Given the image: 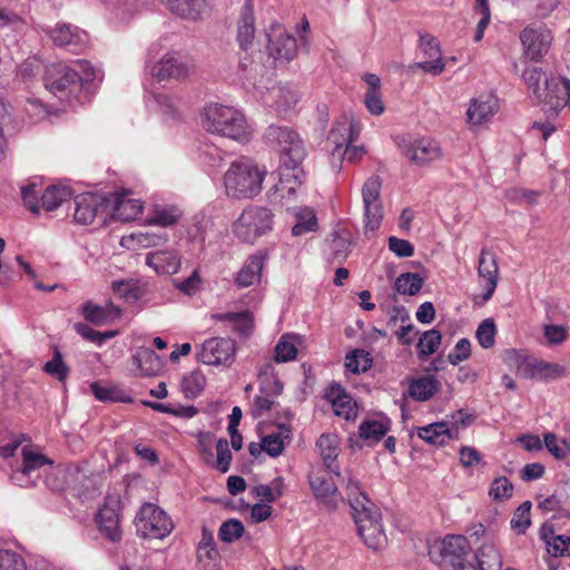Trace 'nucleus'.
<instances>
[{"mask_svg":"<svg viewBox=\"0 0 570 570\" xmlns=\"http://www.w3.org/2000/svg\"><path fill=\"white\" fill-rule=\"evenodd\" d=\"M22 466L24 471L38 475L40 478V470L46 465H52V461L46 455L37 452L30 446L22 448Z\"/></svg>","mask_w":570,"mask_h":570,"instance_id":"44","label":"nucleus"},{"mask_svg":"<svg viewBox=\"0 0 570 570\" xmlns=\"http://www.w3.org/2000/svg\"><path fill=\"white\" fill-rule=\"evenodd\" d=\"M439 389V382L434 376H424L413 381L409 387V394L416 401L431 399Z\"/></svg>","mask_w":570,"mask_h":570,"instance_id":"43","label":"nucleus"},{"mask_svg":"<svg viewBox=\"0 0 570 570\" xmlns=\"http://www.w3.org/2000/svg\"><path fill=\"white\" fill-rule=\"evenodd\" d=\"M264 266V257L262 255H252L245 262L243 267L236 274L235 283L238 287L253 286L261 281Z\"/></svg>","mask_w":570,"mask_h":570,"instance_id":"33","label":"nucleus"},{"mask_svg":"<svg viewBox=\"0 0 570 570\" xmlns=\"http://www.w3.org/2000/svg\"><path fill=\"white\" fill-rule=\"evenodd\" d=\"M357 531L363 542L371 549L377 550L386 542V535L381 523L377 509L372 505L353 513Z\"/></svg>","mask_w":570,"mask_h":570,"instance_id":"9","label":"nucleus"},{"mask_svg":"<svg viewBox=\"0 0 570 570\" xmlns=\"http://www.w3.org/2000/svg\"><path fill=\"white\" fill-rule=\"evenodd\" d=\"M543 442L547 450L558 460L566 459L570 453V444L563 438H559L554 433H546Z\"/></svg>","mask_w":570,"mask_h":570,"instance_id":"54","label":"nucleus"},{"mask_svg":"<svg viewBox=\"0 0 570 570\" xmlns=\"http://www.w3.org/2000/svg\"><path fill=\"white\" fill-rule=\"evenodd\" d=\"M194 72L193 60L180 52H167L151 69L153 77L158 81L184 80Z\"/></svg>","mask_w":570,"mask_h":570,"instance_id":"8","label":"nucleus"},{"mask_svg":"<svg viewBox=\"0 0 570 570\" xmlns=\"http://www.w3.org/2000/svg\"><path fill=\"white\" fill-rule=\"evenodd\" d=\"M309 485L316 498L334 509L340 500L337 488L327 471H315L309 474Z\"/></svg>","mask_w":570,"mask_h":570,"instance_id":"24","label":"nucleus"},{"mask_svg":"<svg viewBox=\"0 0 570 570\" xmlns=\"http://www.w3.org/2000/svg\"><path fill=\"white\" fill-rule=\"evenodd\" d=\"M361 131L360 124L350 116H342L332 127L327 142L333 146L332 157L341 161L342 150L357 139Z\"/></svg>","mask_w":570,"mask_h":570,"instance_id":"16","label":"nucleus"},{"mask_svg":"<svg viewBox=\"0 0 570 570\" xmlns=\"http://www.w3.org/2000/svg\"><path fill=\"white\" fill-rule=\"evenodd\" d=\"M0 570H26L24 561L17 552L0 549Z\"/></svg>","mask_w":570,"mask_h":570,"instance_id":"64","label":"nucleus"},{"mask_svg":"<svg viewBox=\"0 0 570 570\" xmlns=\"http://www.w3.org/2000/svg\"><path fill=\"white\" fill-rule=\"evenodd\" d=\"M268 37V52L276 60L291 61L297 52L296 39L281 24H272Z\"/></svg>","mask_w":570,"mask_h":570,"instance_id":"18","label":"nucleus"},{"mask_svg":"<svg viewBox=\"0 0 570 570\" xmlns=\"http://www.w3.org/2000/svg\"><path fill=\"white\" fill-rule=\"evenodd\" d=\"M245 532L243 523L238 519H228L222 523L218 530L220 541L230 543L238 540Z\"/></svg>","mask_w":570,"mask_h":570,"instance_id":"56","label":"nucleus"},{"mask_svg":"<svg viewBox=\"0 0 570 570\" xmlns=\"http://www.w3.org/2000/svg\"><path fill=\"white\" fill-rule=\"evenodd\" d=\"M254 1L245 0L237 22V42L243 50H248L255 38Z\"/></svg>","mask_w":570,"mask_h":570,"instance_id":"25","label":"nucleus"},{"mask_svg":"<svg viewBox=\"0 0 570 570\" xmlns=\"http://www.w3.org/2000/svg\"><path fill=\"white\" fill-rule=\"evenodd\" d=\"M216 452L217 458L216 460L212 458V463L209 465L222 473H226L229 470L230 462L233 459L232 452L229 450V444L226 439H219L217 441Z\"/></svg>","mask_w":570,"mask_h":570,"instance_id":"55","label":"nucleus"},{"mask_svg":"<svg viewBox=\"0 0 570 570\" xmlns=\"http://www.w3.org/2000/svg\"><path fill=\"white\" fill-rule=\"evenodd\" d=\"M46 32L55 45L68 48L72 52L81 51L88 41V36L83 30L66 22H59Z\"/></svg>","mask_w":570,"mask_h":570,"instance_id":"20","label":"nucleus"},{"mask_svg":"<svg viewBox=\"0 0 570 570\" xmlns=\"http://www.w3.org/2000/svg\"><path fill=\"white\" fill-rule=\"evenodd\" d=\"M531 502H523L515 511L511 519V528L519 533H524L531 524L530 520Z\"/></svg>","mask_w":570,"mask_h":570,"instance_id":"61","label":"nucleus"},{"mask_svg":"<svg viewBox=\"0 0 570 570\" xmlns=\"http://www.w3.org/2000/svg\"><path fill=\"white\" fill-rule=\"evenodd\" d=\"M441 340L442 335L438 330L433 328L424 332L417 342L419 357L423 358L435 353Z\"/></svg>","mask_w":570,"mask_h":570,"instance_id":"53","label":"nucleus"},{"mask_svg":"<svg viewBox=\"0 0 570 570\" xmlns=\"http://www.w3.org/2000/svg\"><path fill=\"white\" fill-rule=\"evenodd\" d=\"M213 318L229 323L233 332L242 337L250 336L255 328L254 315L248 309L238 313H217L213 315Z\"/></svg>","mask_w":570,"mask_h":570,"instance_id":"29","label":"nucleus"},{"mask_svg":"<svg viewBox=\"0 0 570 570\" xmlns=\"http://www.w3.org/2000/svg\"><path fill=\"white\" fill-rule=\"evenodd\" d=\"M403 155L417 167L441 160L443 151L439 141L430 137L416 138L403 147Z\"/></svg>","mask_w":570,"mask_h":570,"instance_id":"15","label":"nucleus"},{"mask_svg":"<svg viewBox=\"0 0 570 570\" xmlns=\"http://www.w3.org/2000/svg\"><path fill=\"white\" fill-rule=\"evenodd\" d=\"M121 314L119 307L115 306L111 303L106 304L105 306L96 305L91 302H87L82 306V315L83 317L95 324V325H104L116 318H118Z\"/></svg>","mask_w":570,"mask_h":570,"instance_id":"34","label":"nucleus"},{"mask_svg":"<svg viewBox=\"0 0 570 570\" xmlns=\"http://www.w3.org/2000/svg\"><path fill=\"white\" fill-rule=\"evenodd\" d=\"M439 559L435 561L442 566H451L454 570H471V562H466L471 547L463 535H446L438 547Z\"/></svg>","mask_w":570,"mask_h":570,"instance_id":"10","label":"nucleus"},{"mask_svg":"<svg viewBox=\"0 0 570 570\" xmlns=\"http://www.w3.org/2000/svg\"><path fill=\"white\" fill-rule=\"evenodd\" d=\"M183 217V210L176 205L155 204L151 207V216L148 218V225H158L161 227H171L178 224Z\"/></svg>","mask_w":570,"mask_h":570,"instance_id":"35","label":"nucleus"},{"mask_svg":"<svg viewBox=\"0 0 570 570\" xmlns=\"http://www.w3.org/2000/svg\"><path fill=\"white\" fill-rule=\"evenodd\" d=\"M497 333L495 323L492 318H485L476 330V338L483 348H490L494 345Z\"/></svg>","mask_w":570,"mask_h":570,"instance_id":"60","label":"nucleus"},{"mask_svg":"<svg viewBox=\"0 0 570 570\" xmlns=\"http://www.w3.org/2000/svg\"><path fill=\"white\" fill-rule=\"evenodd\" d=\"M142 202L131 198L129 193H117L112 200V217L120 222H130L137 219L142 213Z\"/></svg>","mask_w":570,"mask_h":570,"instance_id":"27","label":"nucleus"},{"mask_svg":"<svg viewBox=\"0 0 570 570\" xmlns=\"http://www.w3.org/2000/svg\"><path fill=\"white\" fill-rule=\"evenodd\" d=\"M76 67L85 72L83 77L71 66L58 63L47 68L45 87L61 101L71 102L78 99L82 82L89 81L95 76L92 67L87 61L79 60Z\"/></svg>","mask_w":570,"mask_h":570,"instance_id":"2","label":"nucleus"},{"mask_svg":"<svg viewBox=\"0 0 570 570\" xmlns=\"http://www.w3.org/2000/svg\"><path fill=\"white\" fill-rule=\"evenodd\" d=\"M534 370L537 371V380L540 381L558 380L566 375V367L563 365L543 360H539Z\"/></svg>","mask_w":570,"mask_h":570,"instance_id":"57","label":"nucleus"},{"mask_svg":"<svg viewBox=\"0 0 570 570\" xmlns=\"http://www.w3.org/2000/svg\"><path fill=\"white\" fill-rule=\"evenodd\" d=\"M346 491L353 513L374 505L367 495L361 490L358 481L350 476L346 483Z\"/></svg>","mask_w":570,"mask_h":570,"instance_id":"45","label":"nucleus"},{"mask_svg":"<svg viewBox=\"0 0 570 570\" xmlns=\"http://www.w3.org/2000/svg\"><path fill=\"white\" fill-rule=\"evenodd\" d=\"M75 220L90 225L98 217L105 219L111 208L109 199L99 194H81L75 198Z\"/></svg>","mask_w":570,"mask_h":570,"instance_id":"12","label":"nucleus"},{"mask_svg":"<svg viewBox=\"0 0 570 570\" xmlns=\"http://www.w3.org/2000/svg\"><path fill=\"white\" fill-rule=\"evenodd\" d=\"M419 48L426 60L416 62L415 67L433 76L441 75L445 62L436 38L430 33H420Z\"/></svg>","mask_w":570,"mask_h":570,"instance_id":"19","label":"nucleus"},{"mask_svg":"<svg viewBox=\"0 0 570 570\" xmlns=\"http://www.w3.org/2000/svg\"><path fill=\"white\" fill-rule=\"evenodd\" d=\"M513 485L505 476L495 478L489 489V495L493 500H505L512 495Z\"/></svg>","mask_w":570,"mask_h":570,"instance_id":"63","label":"nucleus"},{"mask_svg":"<svg viewBox=\"0 0 570 570\" xmlns=\"http://www.w3.org/2000/svg\"><path fill=\"white\" fill-rule=\"evenodd\" d=\"M206 377L200 371H193L181 381V391L188 399L197 397L205 389Z\"/></svg>","mask_w":570,"mask_h":570,"instance_id":"50","label":"nucleus"},{"mask_svg":"<svg viewBox=\"0 0 570 570\" xmlns=\"http://www.w3.org/2000/svg\"><path fill=\"white\" fill-rule=\"evenodd\" d=\"M541 100L554 111L570 107V80L561 77L546 79Z\"/></svg>","mask_w":570,"mask_h":570,"instance_id":"22","label":"nucleus"},{"mask_svg":"<svg viewBox=\"0 0 570 570\" xmlns=\"http://www.w3.org/2000/svg\"><path fill=\"white\" fill-rule=\"evenodd\" d=\"M381 185L379 176H371L362 187L364 229L366 233H374L381 226L383 218V209L380 199Z\"/></svg>","mask_w":570,"mask_h":570,"instance_id":"11","label":"nucleus"},{"mask_svg":"<svg viewBox=\"0 0 570 570\" xmlns=\"http://www.w3.org/2000/svg\"><path fill=\"white\" fill-rule=\"evenodd\" d=\"M266 170L248 158L233 161L225 174L224 184L228 196L252 198L262 190Z\"/></svg>","mask_w":570,"mask_h":570,"instance_id":"3","label":"nucleus"},{"mask_svg":"<svg viewBox=\"0 0 570 570\" xmlns=\"http://www.w3.org/2000/svg\"><path fill=\"white\" fill-rule=\"evenodd\" d=\"M478 274L485 281L483 302L489 301L498 285L499 265L495 255L488 248H482L479 256Z\"/></svg>","mask_w":570,"mask_h":570,"instance_id":"23","label":"nucleus"},{"mask_svg":"<svg viewBox=\"0 0 570 570\" xmlns=\"http://www.w3.org/2000/svg\"><path fill=\"white\" fill-rule=\"evenodd\" d=\"M508 360L511 361L515 366L519 374L524 377L535 379L537 380V364L539 360L535 357L524 356L517 351H509Z\"/></svg>","mask_w":570,"mask_h":570,"instance_id":"47","label":"nucleus"},{"mask_svg":"<svg viewBox=\"0 0 570 570\" xmlns=\"http://www.w3.org/2000/svg\"><path fill=\"white\" fill-rule=\"evenodd\" d=\"M132 363L142 376H156L164 367L161 357L148 347H139L132 356Z\"/></svg>","mask_w":570,"mask_h":570,"instance_id":"32","label":"nucleus"},{"mask_svg":"<svg viewBox=\"0 0 570 570\" xmlns=\"http://www.w3.org/2000/svg\"><path fill=\"white\" fill-rule=\"evenodd\" d=\"M145 263L157 275H175L181 267V255L175 248L157 249L146 254Z\"/></svg>","mask_w":570,"mask_h":570,"instance_id":"21","label":"nucleus"},{"mask_svg":"<svg viewBox=\"0 0 570 570\" xmlns=\"http://www.w3.org/2000/svg\"><path fill=\"white\" fill-rule=\"evenodd\" d=\"M363 80L366 83V91L364 92V105L367 111L374 116H380L384 112L385 107L381 94V80L375 73H365Z\"/></svg>","mask_w":570,"mask_h":570,"instance_id":"30","label":"nucleus"},{"mask_svg":"<svg viewBox=\"0 0 570 570\" xmlns=\"http://www.w3.org/2000/svg\"><path fill=\"white\" fill-rule=\"evenodd\" d=\"M417 435L426 443L433 445H443L452 438L445 422H436L422 426L419 429Z\"/></svg>","mask_w":570,"mask_h":570,"instance_id":"41","label":"nucleus"},{"mask_svg":"<svg viewBox=\"0 0 570 570\" xmlns=\"http://www.w3.org/2000/svg\"><path fill=\"white\" fill-rule=\"evenodd\" d=\"M297 348L293 337L283 335L275 346V361L277 363L288 362L296 357Z\"/></svg>","mask_w":570,"mask_h":570,"instance_id":"58","label":"nucleus"},{"mask_svg":"<svg viewBox=\"0 0 570 570\" xmlns=\"http://www.w3.org/2000/svg\"><path fill=\"white\" fill-rule=\"evenodd\" d=\"M121 502L117 497H108L96 515L99 532L111 542H119Z\"/></svg>","mask_w":570,"mask_h":570,"instance_id":"14","label":"nucleus"},{"mask_svg":"<svg viewBox=\"0 0 570 570\" xmlns=\"http://www.w3.org/2000/svg\"><path fill=\"white\" fill-rule=\"evenodd\" d=\"M202 126L213 135L243 144L252 139L254 131L239 110L217 102H212L204 107Z\"/></svg>","mask_w":570,"mask_h":570,"instance_id":"1","label":"nucleus"},{"mask_svg":"<svg viewBox=\"0 0 570 570\" xmlns=\"http://www.w3.org/2000/svg\"><path fill=\"white\" fill-rule=\"evenodd\" d=\"M219 557L214 534L207 528L202 530V539L197 547V559L198 561L209 560L215 561Z\"/></svg>","mask_w":570,"mask_h":570,"instance_id":"46","label":"nucleus"},{"mask_svg":"<svg viewBox=\"0 0 570 570\" xmlns=\"http://www.w3.org/2000/svg\"><path fill=\"white\" fill-rule=\"evenodd\" d=\"M43 371L60 382H63L69 375V367L58 350L55 351L53 357L43 365Z\"/></svg>","mask_w":570,"mask_h":570,"instance_id":"59","label":"nucleus"},{"mask_svg":"<svg viewBox=\"0 0 570 570\" xmlns=\"http://www.w3.org/2000/svg\"><path fill=\"white\" fill-rule=\"evenodd\" d=\"M70 197V190L65 187H48L41 195V207L48 212L55 210Z\"/></svg>","mask_w":570,"mask_h":570,"instance_id":"48","label":"nucleus"},{"mask_svg":"<svg viewBox=\"0 0 570 570\" xmlns=\"http://www.w3.org/2000/svg\"><path fill=\"white\" fill-rule=\"evenodd\" d=\"M289 212L296 217L292 228L294 236H301L317 229V218L313 209L307 207H293Z\"/></svg>","mask_w":570,"mask_h":570,"instance_id":"39","label":"nucleus"},{"mask_svg":"<svg viewBox=\"0 0 570 570\" xmlns=\"http://www.w3.org/2000/svg\"><path fill=\"white\" fill-rule=\"evenodd\" d=\"M273 218L274 215L268 208L249 206L234 223V234L239 240L253 244L273 229Z\"/></svg>","mask_w":570,"mask_h":570,"instance_id":"5","label":"nucleus"},{"mask_svg":"<svg viewBox=\"0 0 570 570\" xmlns=\"http://www.w3.org/2000/svg\"><path fill=\"white\" fill-rule=\"evenodd\" d=\"M236 353V343L228 337H210L196 347V358L206 365H229Z\"/></svg>","mask_w":570,"mask_h":570,"instance_id":"7","label":"nucleus"},{"mask_svg":"<svg viewBox=\"0 0 570 570\" xmlns=\"http://www.w3.org/2000/svg\"><path fill=\"white\" fill-rule=\"evenodd\" d=\"M317 448L326 468L338 475V472L335 470L336 466L334 465L340 453V441L337 435L331 433L322 434L317 441Z\"/></svg>","mask_w":570,"mask_h":570,"instance_id":"37","label":"nucleus"},{"mask_svg":"<svg viewBox=\"0 0 570 570\" xmlns=\"http://www.w3.org/2000/svg\"><path fill=\"white\" fill-rule=\"evenodd\" d=\"M284 491V479L278 476L275 478L271 484H261L253 488L252 492L255 497L266 500L267 502H274L283 495Z\"/></svg>","mask_w":570,"mask_h":570,"instance_id":"51","label":"nucleus"},{"mask_svg":"<svg viewBox=\"0 0 570 570\" xmlns=\"http://www.w3.org/2000/svg\"><path fill=\"white\" fill-rule=\"evenodd\" d=\"M345 366L354 374L366 372L372 366L370 353L364 350H354L346 355Z\"/></svg>","mask_w":570,"mask_h":570,"instance_id":"52","label":"nucleus"},{"mask_svg":"<svg viewBox=\"0 0 570 570\" xmlns=\"http://www.w3.org/2000/svg\"><path fill=\"white\" fill-rule=\"evenodd\" d=\"M291 434V426L281 424L277 432L262 439V449L271 456H278L284 450L285 440H289Z\"/></svg>","mask_w":570,"mask_h":570,"instance_id":"38","label":"nucleus"},{"mask_svg":"<svg viewBox=\"0 0 570 570\" xmlns=\"http://www.w3.org/2000/svg\"><path fill=\"white\" fill-rule=\"evenodd\" d=\"M475 563L471 570H501L502 554L493 542H484L474 554Z\"/></svg>","mask_w":570,"mask_h":570,"instance_id":"31","label":"nucleus"},{"mask_svg":"<svg viewBox=\"0 0 570 570\" xmlns=\"http://www.w3.org/2000/svg\"><path fill=\"white\" fill-rule=\"evenodd\" d=\"M137 533L146 539H164L174 524L167 513L153 503L144 504L136 518Z\"/></svg>","mask_w":570,"mask_h":570,"instance_id":"6","label":"nucleus"},{"mask_svg":"<svg viewBox=\"0 0 570 570\" xmlns=\"http://www.w3.org/2000/svg\"><path fill=\"white\" fill-rule=\"evenodd\" d=\"M498 101L490 96H481L470 101L466 110V121L473 126H480L489 121L498 111Z\"/></svg>","mask_w":570,"mask_h":570,"instance_id":"28","label":"nucleus"},{"mask_svg":"<svg viewBox=\"0 0 570 570\" xmlns=\"http://www.w3.org/2000/svg\"><path fill=\"white\" fill-rule=\"evenodd\" d=\"M520 40L527 57L537 60L549 51L552 36L544 26H530L521 32Z\"/></svg>","mask_w":570,"mask_h":570,"instance_id":"17","label":"nucleus"},{"mask_svg":"<svg viewBox=\"0 0 570 570\" xmlns=\"http://www.w3.org/2000/svg\"><path fill=\"white\" fill-rule=\"evenodd\" d=\"M169 10L183 18L195 19L198 14L197 0H166Z\"/></svg>","mask_w":570,"mask_h":570,"instance_id":"62","label":"nucleus"},{"mask_svg":"<svg viewBox=\"0 0 570 570\" xmlns=\"http://www.w3.org/2000/svg\"><path fill=\"white\" fill-rule=\"evenodd\" d=\"M304 179V171L301 167L295 169L284 170L279 168V179L271 194V200L274 204H279L286 210H291L294 206L292 203L296 199V193Z\"/></svg>","mask_w":570,"mask_h":570,"instance_id":"13","label":"nucleus"},{"mask_svg":"<svg viewBox=\"0 0 570 570\" xmlns=\"http://www.w3.org/2000/svg\"><path fill=\"white\" fill-rule=\"evenodd\" d=\"M111 287L115 295L130 303L139 301L146 294L145 286L132 279L115 281Z\"/></svg>","mask_w":570,"mask_h":570,"instance_id":"42","label":"nucleus"},{"mask_svg":"<svg viewBox=\"0 0 570 570\" xmlns=\"http://www.w3.org/2000/svg\"><path fill=\"white\" fill-rule=\"evenodd\" d=\"M423 285V279L419 274L404 273L401 274L394 284L395 291L402 295H416Z\"/></svg>","mask_w":570,"mask_h":570,"instance_id":"49","label":"nucleus"},{"mask_svg":"<svg viewBox=\"0 0 570 570\" xmlns=\"http://www.w3.org/2000/svg\"><path fill=\"white\" fill-rule=\"evenodd\" d=\"M266 138L279 154V168L284 170L299 167L305 158V148L298 134L287 127L269 126Z\"/></svg>","mask_w":570,"mask_h":570,"instance_id":"4","label":"nucleus"},{"mask_svg":"<svg viewBox=\"0 0 570 570\" xmlns=\"http://www.w3.org/2000/svg\"><path fill=\"white\" fill-rule=\"evenodd\" d=\"M390 429V422L386 419L366 420L358 428L360 436L373 444L382 440Z\"/></svg>","mask_w":570,"mask_h":570,"instance_id":"40","label":"nucleus"},{"mask_svg":"<svg viewBox=\"0 0 570 570\" xmlns=\"http://www.w3.org/2000/svg\"><path fill=\"white\" fill-rule=\"evenodd\" d=\"M325 396L337 416H342L346 421L354 420L357 416L356 402L345 393L341 385H331L326 390Z\"/></svg>","mask_w":570,"mask_h":570,"instance_id":"26","label":"nucleus"},{"mask_svg":"<svg viewBox=\"0 0 570 570\" xmlns=\"http://www.w3.org/2000/svg\"><path fill=\"white\" fill-rule=\"evenodd\" d=\"M540 537L544 541L550 556L554 558L570 556V537L554 534L552 527L547 524L542 525Z\"/></svg>","mask_w":570,"mask_h":570,"instance_id":"36","label":"nucleus"}]
</instances>
